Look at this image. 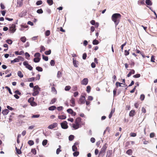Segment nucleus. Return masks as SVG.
Here are the masks:
<instances>
[{
	"label": "nucleus",
	"mask_w": 157,
	"mask_h": 157,
	"mask_svg": "<svg viewBox=\"0 0 157 157\" xmlns=\"http://www.w3.org/2000/svg\"><path fill=\"white\" fill-rule=\"evenodd\" d=\"M129 64L130 66V67H133L135 65V63L133 61H131V62Z\"/></svg>",
	"instance_id": "54"
},
{
	"label": "nucleus",
	"mask_w": 157,
	"mask_h": 157,
	"mask_svg": "<svg viewBox=\"0 0 157 157\" xmlns=\"http://www.w3.org/2000/svg\"><path fill=\"white\" fill-rule=\"evenodd\" d=\"M74 138V136L73 135H70L69 136V140L70 141H72Z\"/></svg>",
	"instance_id": "37"
},
{
	"label": "nucleus",
	"mask_w": 157,
	"mask_h": 157,
	"mask_svg": "<svg viewBox=\"0 0 157 157\" xmlns=\"http://www.w3.org/2000/svg\"><path fill=\"white\" fill-rule=\"evenodd\" d=\"M88 79L87 78H84L81 82V84L83 85H86L88 83Z\"/></svg>",
	"instance_id": "9"
},
{
	"label": "nucleus",
	"mask_w": 157,
	"mask_h": 157,
	"mask_svg": "<svg viewBox=\"0 0 157 157\" xmlns=\"http://www.w3.org/2000/svg\"><path fill=\"white\" fill-rule=\"evenodd\" d=\"M36 12L37 13H38L39 14H40V13H43V11L42 10V9H40L38 10H37Z\"/></svg>",
	"instance_id": "44"
},
{
	"label": "nucleus",
	"mask_w": 157,
	"mask_h": 157,
	"mask_svg": "<svg viewBox=\"0 0 157 157\" xmlns=\"http://www.w3.org/2000/svg\"><path fill=\"white\" fill-rule=\"evenodd\" d=\"M28 27V26L27 25H21V28L20 29V30L21 31H22L24 30V28H27Z\"/></svg>",
	"instance_id": "18"
},
{
	"label": "nucleus",
	"mask_w": 157,
	"mask_h": 157,
	"mask_svg": "<svg viewBox=\"0 0 157 157\" xmlns=\"http://www.w3.org/2000/svg\"><path fill=\"white\" fill-rule=\"evenodd\" d=\"M47 2L50 6L52 5L53 4V1L52 0H47Z\"/></svg>",
	"instance_id": "28"
},
{
	"label": "nucleus",
	"mask_w": 157,
	"mask_h": 157,
	"mask_svg": "<svg viewBox=\"0 0 157 157\" xmlns=\"http://www.w3.org/2000/svg\"><path fill=\"white\" fill-rule=\"evenodd\" d=\"M81 120V118L80 117H78L76 118L75 120V123L78 124H79V123L80 122Z\"/></svg>",
	"instance_id": "14"
},
{
	"label": "nucleus",
	"mask_w": 157,
	"mask_h": 157,
	"mask_svg": "<svg viewBox=\"0 0 157 157\" xmlns=\"http://www.w3.org/2000/svg\"><path fill=\"white\" fill-rule=\"evenodd\" d=\"M43 59L44 60L46 61H47L48 60V57L47 56H45L44 55H42Z\"/></svg>",
	"instance_id": "39"
},
{
	"label": "nucleus",
	"mask_w": 157,
	"mask_h": 157,
	"mask_svg": "<svg viewBox=\"0 0 157 157\" xmlns=\"http://www.w3.org/2000/svg\"><path fill=\"white\" fill-rule=\"evenodd\" d=\"M91 87L90 86H87L86 87V91L88 93H89L90 91Z\"/></svg>",
	"instance_id": "41"
},
{
	"label": "nucleus",
	"mask_w": 157,
	"mask_h": 157,
	"mask_svg": "<svg viewBox=\"0 0 157 157\" xmlns=\"http://www.w3.org/2000/svg\"><path fill=\"white\" fill-rule=\"evenodd\" d=\"M107 148V146H106V144L103 146L101 149V151L99 152V155L102 154L105 152L106 149Z\"/></svg>",
	"instance_id": "6"
},
{
	"label": "nucleus",
	"mask_w": 157,
	"mask_h": 157,
	"mask_svg": "<svg viewBox=\"0 0 157 157\" xmlns=\"http://www.w3.org/2000/svg\"><path fill=\"white\" fill-rule=\"evenodd\" d=\"M30 104L32 106H35L37 105L36 103L34 101L32 102Z\"/></svg>",
	"instance_id": "63"
},
{
	"label": "nucleus",
	"mask_w": 157,
	"mask_h": 157,
	"mask_svg": "<svg viewBox=\"0 0 157 157\" xmlns=\"http://www.w3.org/2000/svg\"><path fill=\"white\" fill-rule=\"evenodd\" d=\"M34 98L33 97H31L28 99V102L31 103L32 102L34 101Z\"/></svg>",
	"instance_id": "33"
},
{
	"label": "nucleus",
	"mask_w": 157,
	"mask_h": 157,
	"mask_svg": "<svg viewBox=\"0 0 157 157\" xmlns=\"http://www.w3.org/2000/svg\"><path fill=\"white\" fill-rule=\"evenodd\" d=\"M79 154V152L77 151H75L73 153V155L74 156H77Z\"/></svg>",
	"instance_id": "40"
},
{
	"label": "nucleus",
	"mask_w": 157,
	"mask_h": 157,
	"mask_svg": "<svg viewBox=\"0 0 157 157\" xmlns=\"http://www.w3.org/2000/svg\"><path fill=\"white\" fill-rule=\"evenodd\" d=\"M56 98H54L52 99L51 100L50 102V104H52L54 103L56 101Z\"/></svg>",
	"instance_id": "36"
},
{
	"label": "nucleus",
	"mask_w": 157,
	"mask_h": 157,
	"mask_svg": "<svg viewBox=\"0 0 157 157\" xmlns=\"http://www.w3.org/2000/svg\"><path fill=\"white\" fill-rule=\"evenodd\" d=\"M50 34V31L49 30L46 31L45 33V35L47 36H49Z\"/></svg>",
	"instance_id": "60"
},
{
	"label": "nucleus",
	"mask_w": 157,
	"mask_h": 157,
	"mask_svg": "<svg viewBox=\"0 0 157 157\" xmlns=\"http://www.w3.org/2000/svg\"><path fill=\"white\" fill-rule=\"evenodd\" d=\"M6 43L9 44H11L12 43V41L10 39H8L6 41Z\"/></svg>",
	"instance_id": "51"
},
{
	"label": "nucleus",
	"mask_w": 157,
	"mask_h": 157,
	"mask_svg": "<svg viewBox=\"0 0 157 157\" xmlns=\"http://www.w3.org/2000/svg\"><path fill=\"white\" fill-rule=\"evenodd\" d=\"M35 79V77H32L31 78H29L28 79V81L29 82H32L33 81H34Z\"/></svg>",
	"instance_id": "43"
},
{
	"label": "nucleus",
	"mask_w": 157,
	"mask_h": 157,
	"mask_svg": "<svg viewBox=\"0 0 157 157\" xmlns=\"http://www.w3.org/2000/svg\"><path fill=\"white\" fill-rule=\"evenodd\" d=\"M140 76V75L139 74H136V75H134L133 76V77L135 78H139Z\"/></svg>",
	"instance_id": "61"
},
{
	"label": "nucleus",
	"mask_w": 157,
	"mask_h": 157,
	"mask_svg": "<svg viewBox=\"0 0 157 157\" xmlns=\"http://www.w3.org/2000/svg\"><path fill=\"white\" fill-rule=\"evenodd\" d=\"M136 113V112L135 110H131L129 113V116L130 117H133Z\"/></svg>",
	"instance_id": "11"
},
{
	"label": "nucleus",
	"mask_w": 157,
	"mask_h": 157,
	"mask_svg": "<svg viewBox=\"0 0 157 157\" xmlns=\"http://www.w3.org/2000/svg\"><path fill=\"white\" fill-rule=\"evenodd\" d=\"M58 125V124L56 123H53L48 126V128L49 129H52L55 128Z\"/></svg>",
	"instance_id": "7"
},
{
	"label": "nucleus",
	"mask_w": 157,
	"mask_h": 157,
	"mask_svg": "<svg viewBox=\"0 0 157 157\" xmlns=\"http://www.w3.org/2000/svg\"><path fill=\"white\" fill-rule=\"evenodd\" d=\"M40 53H39L38 52V53H36L35 54L34 56L35 57L39 58V57H40Z\"/></svg>",
	"instance_id": "57"
},
{
	"label": "nucleus",
	"mask_w": 157,
	"mask_h": 157,
	"mask_svg": "<svg viewBox=\"0 0 157 157\" xmlns=\"http://www.w3.org/2000/svg\"><path fill=\"white\" fill-rule=\"evenodd\" d=\"M15 149L16 151V152L17 154H20L22 153L21 150L19 149H17V147H15Z\"/></svg>",
	"instance_id": "30"
},
{
	"label": "nucleus",
	"mask_w": 157,
	"mask_h": 157,
	"mask_svg": "<svg viewBox=\"0 0 157 157\" xmlns=\"http://www.w3.org/2000/svg\"><path fill=\"white\" fill-rule=\"evenodd\" d=\"M85 96H82L79 99V102L81 104H84L85 103Z\"/></svg>",
	"instance_id": "8"
},
{
	"label": "nucleus",
	"mask_w": 157,
	"mask_h": 157,
	"mask_svg": "<svg viewBox=\"0 0 157 157\" xmlns=\"http://www.w3.org/2000/svg\"><path fill=\"white\" fill-rule=\"evenodd\" d=\"M47 143L48 140H43L42 142V145L44 146H45L47 144Z\"/></svg>",
	"instance_id": "34"
},
{
	"label": "nucleus",
	"mask_w": 157,
	"mask_h": 157,
	"mask_svg": "<svg viewBox=\"0 0 157 157\" xmlns=\"http://www.w3.org/2000/svg\"><path fill=\"white\" fill-rule=\"evenodd\" d=\"M31 152L34 155H36V150L35 148H33L31 149Z\"/></svg>",
	"instance_id": "48"
},
{
	"label": "nucleus",
	"mask_w": 157,
	"mask_h": 157,
	"mask_svg": "<svg viewBox=\"0 0 157 157\" xmlns=\"http://www.w3.org/2000/svg\"><path fill=\"white\" fill-rule=\"evenodd\" d=\"M55 61L54 60H52L50 62V64L52 66H54L55 65Z\"/></svg>",
	"instance_id": "59"
},
{
	"label": "nucleus",
	"mask_w": 157,
	"mask_h": 157,
	"mask_svg": "<svg viewBox=\"0 0 157 157\" xmlns=\"http://www.w3.org/2000/svg\"><path fill=\"white\" fill-rule=\"evenodd\" d=\"M36 69L39 71H43L42 68L40 67H36Z\"/></svg>",
	"instance_id": "38"
},
{
	"label": "nucleus",
	"mask_w": 157,
	"mask_h": 157,
	"mask_svg": "<svg viewBox=\"0 0 157 157\" xmlns=\"http://www.w3.org/2000/svg\"><path fill=\"white\" fill-rule=\"evenodd\" d=\"M62 76V73L60 71H58L57 73V77L58 78H59L60 77H61Z\"/></svg>",
	"instance_id": "42"
},
{
	"label": "nucleus",
	"mask_w": 157,
	"mask_h": 157,
	"mask_svg": "<svg viewBox=\"0 0 157 157\" xmlns=\"http://www.w3.org/2000/svg\"><path fill=\"white\" fill-rule=\"evenodd\" d=\"M71 88V87L70 86H67L65 88V90L66 91L69 90Z\"/></svg>",
	"instance_id": "55"
},
{
	"label": "nucleus",
	"mask_w": 157,
	"mask_h": 157,
	"mask_svg": "<svg viewBox=\"0 0 157 157\" xmlns=\"http://www.w3.org/2000/svg\"><path fill=\"white\" fill-rule=\"evenodd\" d=\"M145 3L147 5L149 6H151L152 4V2L150 0H146Z\"/></svg>",
	"instance_id": "20"
},
{
	"label": "nucleus",
	"mask_w": 157,
	"mask_h": 157,
	"mask_svg": "<svg viewBox=\"0 0 157 157\" xmlns=\"http://www.w3.org/2000/svg\"><path fill=\"white\" fill-rule=\"evenodd\" d=\"M28 143L30 146H32L34 144V142L33 140H29L28 142Z\"/></svg>",
	"instance_id": "29"
},
{
	"label": "nucleus",
	"mask_w": 157,
	"mask_h": 157,
	"mask_svg": "<svg viewBox=\"0 0 157 157\" xmlns=\"http://www.w3.org/2000/svg\"><path fill=\"white\" fill-rule=\"evenodd\" d=\"M14 93L19 95H21V93L18 90H16L14 91Z\"/></svg>",
	"instance_id": "64"
},
{
	"label": "nucleus",
	"mask_w": 157,
	"mask_h": 157,
	"mask_svg": "<svg viewBox=\"0 0 157 157\" xmlns=\"http://www.w3.org/2000/svg\"><path fill=\"white\" fill-rule=\"evenodd\" d=\"M56 109V107L55 106H52L48 108V109L50 110H54Z\"/></svg>",
	"instance_id": "26"
},
{
	"label": "nucleus",
	"mask_w": 157,
	"mask_h": 157,
	"mask_svg": "<svg viewBox=\"0 0 157 157\" xmlns=\"http://www.w3.org/2000/svg\"><path fill=\"white\" fill-rule=\"evenodd\" d=\"M73 60L74 66L75 67H77L78 66L77 64L78 61H76L74 59H73Z\"/></svg>",
	"instance_id": "22"
},
{
	"label": "nucleus",
	"mask_w": 157,
	"mask_h": 157,
	"mask_svg": "<svg viewBox=\"0 0 157 157\" xmlns=\"http://www.w3.org/2000/svg\"><path fill=\"white\" fill-rule=\"evenodd\" d=\"M40 52H42L43 51H44L45 50V47L43 46H41L40 47Z\"/></svg>",
	"instance_id": "32"
},
{
	"label": "nucleus",
	"mask_w": 157,
	"mask_h": 157,
	"mask_svg": "<svg viewBox=\"0 0 157 157\" xmlns=\"http://www.w3.org/2000/svg\"><path fill=\"white\" fill-rule=\"evenodd\" d=\"M59 148H58L57 150L56 151V153L57 154H59V152L61 151V150H60V147H61L60 146H59Z\"/></svg>",
	"instance_id": "50"
},
{
	"label": "nucleus",
	"mask_w": 157,
	"mask_h": 157,
	"mask_svg": "<svg viewBox=\"0 0 157 157\" xmlns=\"http://www.w3.org/2000/svg\"><path fill=\"white\" fill-rule=\"evenodd\" d=\"M114 112H115V109H112L111 110L109 116V119H110L111 118L113 114L114 113Z\"/></svg>",
	"instance_id": "15"
},
{
	"label": "nucleus",
	"mask_w": 157,
	"mask_h": 157,
	"mask_svg": "<svg viewBox=\"0 0 157 157\" xmlns=\"http://www.w3.org/2000/svg\"><path fill=\"white\" fill-rule=\"evenodd\" d=\"M16 29L15 25L13 24L10 27L9 31L10 33H13L16 31Z\"/></svg>",
	"instance_id": "3"
},
{
	"label": "nucleus",
	"mask_w": 157,
	"mask_h": 157,
	"mask_svg": "<svg viewBox=\"0 0 157 157\" xmlns=\"http://www.w3.org/2000/svg\"><path fill=\"white\" fill-rule=\"evenodd\" d=\"M136 133L134 132H131L130 135L131 137H135L136 136Z\"/></svg>",
	"instance_id": "49"
},
{
	"label": "nucleus",
	"mask_w": 157,
	"mask_h": 157,
	"mask_svg": "<svg viewBox=\"0 0 157 157\" xmlns=\"http://www.w3.org/2000/svg\"><path fill=\"white\" fill-rule=\"evenodd\" d=\"M130 71L129 72L128 74L127 75V76L128 77L131 76L132 74H134L135 71L133 69H130Z\"/></svg>",
	"instance_id": "12"
},
{
	"label": "nucleus",
	"mask_w": 157,
	"mask_h": 157,
	"mask_svg": "<svg viewBox=\"0 0 157 157\" xmlns=\"http://www.w3.org/2000/svg\"><path fill=\"white\" fill-rule=\"evenodd\" d=\"M51 52V51L50 50H49L48 51H46L45 52V54L46 55H50Z\"/></svg>",
	"instance_id": "52"
},
{
	"label": "nucleus",
	"mask_w": 157,
	"mask_h": 157,
	"mask_svg": "<svg viewBox=\"0 0 157 157\" xmlns=\"http://www.w3.org/2000/svg\"><path fill=\"white\" fill-rule=\"evenodd\" d=\"M132 153V150L131 149L128 150L126 152V153L128 155H131Z\"/></svg>",
	"instance_id": "27"
},
{
	"label": "nucleus",
	"mask_w": 157,
	"mask_h": 157,
	"mask_svg": "<svg viewBox=\"0 0 157 157\" xmlns=\"http://www.w3.org/2000/svg\"><path fill=\"white\" fill-rule=\"evenodd\" d=\"M92 43L94 45H97L99 43V42L98 40L95 39L93 40Z\"/></svg>",
	"instance_id": "23"
},
{
	"label": "nucleus",
	"mask_w": 157,
	"mask_h": 157,
	"mask_svg": "<svg viewBox=\"0 0 157 157\" xmlns=\"http://www.w3.org/2000/svg\"><path fill=\"white\" fill-rule=\"evenodd\" d=\"M42 3H43L42 1L40 0V1H37V2H36V4L38 6V5L42 4Z\"/></svg>",
	"instance_id": "45"
},
{
	"label": "nucleus",
	"mask_w": 157,
	"mask_h": 157,
	"mask_svg": "<svg viewBox=\"0 0 157 157\" xmlns=\"http://www.w3.org/2000/svg\"><path fill=\"white\" fill-rule=\"evenodd\" d=\"M18 57L19 59V61L20 60L23 61L24 60V58L21 56H18Z\"/></svg>",
	"instance_id": "62"
},
{
	"label": "nucleus",
	"mask_w": 157,
	"mask_h": 157,
	"mask_svg": "<svg viewBox=\"0 0 157 157\" xmlns=\"http://www.w3.org/2000/svg\"><path fill=\"white\" fill-rule=\"evenodd\" d=\"M121 16V15L119 13H115L112 15L111 19L114 22L116 26H117L119 23Z\"/></svg>",
	"instance_id": "1"
},
{
	"label": "nucleus",
	"mask_w": 157,
	"mask_h": 157,
	"mask_svg": "<svg viewBox=\"0 0 157 157\" xmlns=\"http://www.w3.org/2000/svg\"><path fill=\"white\" fill-rule=\"evenodd\" d=\"M138 4L140 5L144 4V0H139L138 2Z\"/></svg>",
	"instance_id": "21"
},
{
	"label": "nucleus",
	"mask_w": 157,
	"mask_h": 157,
	"mask_svg": "<svg viewBox=\"0 0 157 157\" xmlns=\"http://www.w3.org/2000/svg\"><path fill=\"white\" fill-rule=\"evenodd\" d=\"M19 62V59L18 58V57H17V58H16L14 59L13 60H11V63L12 64V63H14L18 62Z\"/></svg>",
	"instance_id": "19"
},
{
	"label": "nucleus",
	"mask_w": 157,
	"mask_h": 157,
	"mask_svg": "<svg viewBox=\"0 0 157 157\" xmlns=\"http://www.w3.org/2000/svg\"><path fill=\"white\" fill-rule=\"evenodd\" d=\"M60 125L62 128L63 129H66L68 128L67 123L66 121H64L63 122L61 123Z\"/></svg>",
	"instance_id": "5"
},
{
	"label": "nucleus",
	"mask_w": 157,
	"mask_h": 157,
	"mask_svg": "<svg viewBox=\"0 0 157 157\" xmlns=\"http://www.w3.org/2000/svg\"><path fill=\"white\" fill-rule=\"evenodd\" d=\"M40 60V58L38 57H36L34 59L33 61L35 63L39 62Z\"/></svg>",
	"instance_id": "25"
},
{
	"label": "nucleus",
	"mask_w": 157,
	"mask_h": 157,
	"mask_svg": "<svg viewBox=\"0 0 157 157\" xmlns=\"http://www.w3.org/2000/svg\"><path fill=\"white\" fill-rule=\"evenodd\" d=\"M70 102L71 103L70 104V105L73 107L74 106L75 104V98H71V100H70Z\"/></svg>",
	"instance_id": "10"
},
{
	"label": "nucleus",
	"mask_w": 157,
	"mask_h": 157,
	"mask_svg": "<svg viewBox=\"0 0 157 157\" xmlns=\"http://www.w3.org/2000/svg\"><path fill=\"white\" fill-rule=\"evenodd\" d=\"M129 50H130L129 49L128 51L126 50H125L124 52V54L125 56H127L129 55Z\"/></svg>",
	"instance_id": "46"
},
{
	"label": "nucleus",
	"mask_w": 157,
	"mask_h": 157,
	"mask_svg": "<svg viewBox=\"0 0 157 157\" xmlns=\"http://www.w3.org/2000/svg\"><path fill=\"white\" fill-rule=\"evenodd\" d=\"M40 90V88L38 86L36 85L34 87L33 92L32 93V95L35 96L39 94V91Z\"/></svg>",
	"instance_id": "2"
},
{
	"label": "nucleus",
	"mask_w": 157,
	"mask_h": 157,
	"mask_svg": "<svg viewBox=\"0 0 157 157\" xmlns=\"http://www.w3.org/2000/svg\"><path fill=\"white\" fill-rule=\"evenodd\" d=\"M145 98V96L143 94H142L140 96V99L141 100L143 101L144 100Z\"/></svg>",
	"instance_id": "58"
},
{
	"label": "nucleus",
	"mask_w": 157,
	"mask_h": 157,
	"mask_svg": "<svg viewBox=\"0 0 157 157\" xmlns=\"http://www.w3.org/2000/svg\"><path fill=\"white\" fill-rule=\"evenodd\" d=\"M6 89L7 90H8V91L10 94H12V93L11 91V90L10 88L8 86H6L5 87Z\"/></svg>",
	"instance_id": "47"
},
{
	"label": "nucleus",
	"mask_w": 157,
	"mask_h": 157,
	"mask_svg": "<svg viewBox=\"0 0 157 157\" xmlns=\"http://www.w3.org/2000/svg\"><path fill=\"white\" fill-rule=\"evenodd\" d=\"M72 149L73 151H77L78 149L76 146L73 145L72 147Z\"/></svg>",
	"instance_id": "35"
},
{
	"label": "nucleus",
	"mask_w": 157,
	"mask_h": 157,
	"mask_svg": "<svg viewBox=\"0 0 157 157\" xmlns=\"http://www.w3.org/2000/svg\"><path fill=\"white\" fill-rule=\"evenodd\" d=\"M58 118L60 119L63 120L65 119L66 118V116L64 115H59L58 116Z\"/></svg>",
	"instance_id": "17"
},
{
	"label": "nucleus",
	"mask_w": 157,
	"mask_h": 157,
	"mask_svg": "<svg viewBox=\"0 0 157 157\" xmlns=\"http://www.w3.org/2000/svg\"><path fill=\"white\" fill-rule=\"evenodd\" d=\"M18 75L20 78H22L23 77V75L21 71H19L17 72Z\"/></svg>",
	"instance_id": "24"
},
{
	"label": "nucleus",
	"mask_w": 157,
	"mask_h": 157,
	"mask_svg": "<svg viewBox=\"0 0 157 157\" xmlns=\"http://www.w3.org/2000/svg\"><path fill=\"white\" fill-rule=\"evenodd\" d=\"M23 65L25 66V67L29 70H32L33 67L29 64L27 61H24L23 63Z\"/></svg>",
	"instance_id": "4"
},
{
	"label": "nucleus",
	"mask_w": 157,
	"mask_h": 157,
	"mask_svg": "<svg viewBox=\"0 0 157 157\" xmlns=\"http://www.w3.org/2000/svg\"><path fill=\"white\" fill-rule=\"evenodd\" d=\"M22 4L23 3L22 2H17V6L18 7H21L22 6Z\"/></svg>",
	"instance_id": "53"
},
{
	"label": "nucleus",
	"mask_w": 157,
	"mask_h": 157,
	"mask_svg": "<svg viewBox=\"0 0 157 157\" xmlns=\"http://www.w3.org/2000/svg\"><path fill=\"white\" fill-rule=\"evenodd\" d=\"M20 40L22 42L25 43L26 41V39L25 36H23L21 37Z\"/></svg>",
	"instance_id": "31"
},
{
	"label": "nucleus",
	"mask_w": 157,
	"mask_h": 157,
	"mask_svg": "<svg viewBox=\"0 0 157 157\" xmlns=\"http://www.w3.org/2000/svg\"><path fill=\"white\" fill-rule=\"evenodd\" d=\"M9 112L8 109H5L2 111V113L4 115H6Z\"/></svg>",
	"instance_id": "13"
},
{
	"label": "nucleus",
	"mask_w": 157,
	"mask_h": 157,
	"mask_svg": "<svg viewBox=\"0 0 157 157\" xmlns=\"http://www.w3.org/2000/svg\"><path fill=\"white\" fill-rule=\"evenodd\" d=\"M79 124H73V127L75 129H77L79 128Z\"/></svg>",
	"instance_id": "16"
},
{
	"label": "nucleus",
	"mask_w": 157,
	"mask_h": 157,
	"mask_svg": "<svg viewBox=\"0 0 157 157\" xmlns=\"http://www.w3.org/2000/svg\"><path fill=\"white\" fill-rule=\"evenodd\" d=\"M155 133L154 132H151L150 134V138H153L155 136Z\"/></svg>",
	"instance_id": "56"
}]
</instances>
